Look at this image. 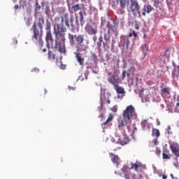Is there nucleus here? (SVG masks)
Returning a JSON list of instances; mask_svg holds the SVG:
<instances>
[{
	"label": "nucleus",
	"instance_id": "4c0bfd02",
	"mask_svg": "<svg viewBox=\"0 0 179 179\" xmlns=\"http://www.w3.org/2000/svg\"><path fill=\"white\" fill-rule=\"evenodd\" d=\"M26 25L28 27H30V19H28L26 22Z\"/></svg>",
	"mask_w": 179,
	"mask_h": 179
},
{
	"label": "nucleus",
	"instance_id": "f3484780",
	"mask_svg": "<svg viewBox=\"0 0 179 179\" xmlns=\"http://www.w3.org/2000/svg\"><path fill=\"white\" fill-rule=\"evenodd\" d=\"M103 37H104L105 41L103 42V48L105 50H108V43H110V35H107V34H105Z\"/></svg>",
	"mask_w": 179,
	"mask_h": 179
},
{
	"label": "nucleus",
	"instance_id": "20e7f679",
	"mask_svg": "<svg viewBox=\"0 0 179 179\" xmlns=\"http://www.w3.org/2000/svg\"><path fill=\"white\" fill-rule=\"evenodd\" d=\"M45 30L46 31L45 36L46 47L50 48V46L54 44V38H52V32H51V22L48 20L46 21Z\"/></svg>",
	"mask_w": 179,
	"mask_h": 179
},
{
	"label": "nucleus",
	"instance_id": "58836bf2",
	"mask_svg": "<svg viewBox=\"0 0 179 179\" xmlns=\"http://www.w3.org/2000/svg\"><path fill=\"white\" fill-rule=\"evenodd\" d=\"M155 153H156V155H160V153H162V151L159 149H157L155 150Z\"/></svg>",
	"mask_w": 179,
	"mask_h": 179
},
{
	"label": "nucleus",
	"instance_id": "0eeeda50",
	"mask_svg": "<svg viewBox=\"0 0 179 179\" xmlns=\"http://www.w3.org/2000/svg\"><path fill=\"white\" fill-rule=\"evenodd\" d=\"M85 33L90 36H96L97 34V25L94 23H88L85 27Z\"/></svg>",
	"mask_w": 179,
	"mask_h": 179
},
{
	"label": "nucleus",
	"instance_id": "393cba45",
	"mask_svg": "<svg viewBox=\"0 0 179 179\" xmlns=\"http://www.w3.org/2000/svg\"><path fill=\"white\" fill-rule=\"evenodd\" d=\"M128 120H122L121 122L119 123L118 127L119 129H124V127H127L128 125Z\"/></svg>",
	"mask_w": 179,
	"mask_h": 179
},
{
	"label": "nucleus",
	"instance_id": "9d476101",
	"mask_svg": "<svg viewBox=\"0 0 179 179\" xmlns=\"http://www.w3.org/2000/svg\"><path fill=\"white\" fill-rule=\"evenodd\" d=\"M169 58H170V50L169 49L165 50L164 55H162L159 57V59L162 64H166V62L169 61Z\"/></svg>",
	"mask_w": 179,
	"mask_h": 179
},
{
	"label": "nucleus",
	"instance_id": "a19ab883",
	"mask_svg": "<svg viewBox=\"0 0 179 179\" xmlns=\"http://www.w3.org/2000/svg\"><path fill=\"white\" fill-rule=\"evenodd\" d=\"M40 70L37 68H34V69H32V72H39Z\"/></svg>",
	"mask_w": 179,
	"mask_h": 179
},
{
	"label": "nucleus",
	"instance_id": "412c9836",
	"mask_svg": "<svg viewBox=\"0 0 179 179\" xmlns=\"http://www.w3.org/2000/svg\"><path fill=\"white\" fill-rule=\"evenodd\" d=\"M161 94L162 96H163V94H168L170 96V94H171V91L170 90L169 87H161Z\"/></svg>",
	"mask_w": 179,
	"mask_h": 179
},
{
	"label": "nucleus",
	"instance_id": "8fccbe9b",
	"mask_svg": "<svg viewBox=\"0 0 179 179\" xmlns=\"http://www.w3.org/2000/svg\"><path fill=\"white\" fill-rule=\"evenodd\" d=\"M42 51H43V52H47V49L43 48V49L42 50Z\"/></svg>",
	"mask_w": 179,
	"mask_h": 179
},
{
	"label": "nucleus",
	"instance_id": "3c124183",
	"mask_svg": "<svg viewBox=\"0 0 179 179\" xmlns=\"http://www.w3.org/2000/svg\"><path fill=\"white\" fill-rule=\"evenodd\" d=\"M134 35L132 34V33H129V37H132Z\"/></svg>",
	"mask_w": 179,
	"mask_h": 179
},
{
	"label": "nucleus",
	"instance_id": "473e14b6",
	"mask_svg": "<svg viewBox=\"0 0 179 179\" xmlns=\"http://www.w3.org/2000/svg\"><path fill=\"white\" fill-rule=\"evenodd\" d=\"M71 8L73 10L74 12H78V10H80V4L77 3L73 5Z\"/></svg>",
	"mask_w": 179,
	"mask_h": 179
},
{
	"label": "nucleus",
	"instance_id": "f257e3e1",
	"mask_svg": "<svg viewBox=\"0 0 179 179\" xmlns=\"http://www.w3.org/2000/svg\"><path fill=\"white\" fill-rule=\"evenodd\" d=\"M55 22H56V27L54 28V34L55 36V48L62 54H66V49L65 48V41H66V38L65 36H66L67 29L64 25V22H65L66 27L69 29L71 25L69 24L68 13L64 14L62 18L56 17Z\"/></svg>",
	"mask_w": 179,
	"mask_h": 179
},
{
	"label": "nucleus",
	"instance_id": "7ed1b4c3",
	"mask_svg": "<svg viewBox=\"0 0 179 179\" xmlns=\"http://www.w3.org/2000/svg\"><path fill=\"white\" fill-rule=\"evenodd\" d=\"M44 26V17L41 16L38 18V23H34L31 27L33 31L32 41L41 48H43L44 45V41H43V27Z\"/></svg>",
	"mask_w": 179,
	"mask_h": 179
},
{
	"label": "nucleus",
	"instance_id": "79ce46f5",
	"mask_svg": "<svg viewBox=\"0 0 179 179\" xmlns=\"http://www.w3.org/2000/svg\"><path fill=\"white\" fill-rule=\"evenodd\" d=\"M92 39H93V41H94V43H96V41H97V36H94L93 38H92Z\"/></svg>",
	"mask_w": 179,
	"mask_h": 179
},
{
	"label": "nucleus",
	"instance_id": "f03ea898",
	"mask_svg": "<svg viewBox=\"0 0 179 179\" xmlns=\"http://www.w3.org/2000/svg\"><path fill=\"white\" fill-rule=\"evenodd\" d=\"M69 40L71 45L76 43V52H74L77 62L80 66L85 65V57L80 52H86L89 48V39L85 38V35H73L69 34Z\"/></svg>",
	"mask_w": 179,
	"mask_h": 179
},
{
	"label": "nucleus",
	"instance_id": "6e6552de",
	"mask_svg": "<svg viewBox=\"0 0 179 179\" xmlns=\"http://www.w3.org/2000/svg\"><path fill=\"white\" fill-rule=\"evenodd\" d=\"M114 120V115L112 113L109 114L108 116V119L101 124V127L103 129H108L112 125L111 122Z\"/></svg>",
	"mask_w": 179,
	"mask_h": 179
},
{
	"label": "nucleus",
	"instance_id": "ea45409f",
	"mask_svg": "<svg viewBox=\"0 0 179 179\" xmlns=\"http://www.w3.org/2000/svg\"><path fill=\"white\" fill-rule=\"evenodd\" d=\"M115 63L117 64V66L118 68V66H120V59L115 60Z\"/></svg>",
	"mask_w": 179,
	"mask_h": 179
},
{
	"label": "nucleus",
	"instance_id": "1a4fd4ad",
	"mask_svg": "<svg viewBox=\"0 0 179 179\" xmlns=\"http://www.w3.org/2000/svg\"><path fill=\"white\" fill-rule=\"evenodd\" d=\"M130 43L131 41H129V37H128V36L122 35L120 36V45L122 47H124V48L126 47L127 50H128Z\"/></svg>",
	"mask_w": 179,
	"mask_h": 179
},
{
	"label": "nucleus",
	"instance_id": "09e8293b",
	"mask_svg": "<svg viewBox=\"0 0 179 179\" xmlns=\"http://www.w3.org/2000/svg\"><path fill=\"white\" fill-rule=\"evenodd\" d=\"M104 117V115L103 114H101L100 115H99V118H103Z\"/></svg>",
	"mask_w": 179,
	"mask_h": 179
},
{
	"label": "nucleus",
	"instance_id": "2f4dec72",
	"mask_svg": "<svg viewBox=\"0 0 179 179\" xmlns=\"http://www.w3.org/2000/svg\"><path fill=\"white\" fill-rule=\"evenodd\" d=\"M79 16H80V24L81 26H83V24H85V17H83V13L82 11H80L79 13Z\"/></svg>",
	"mask_w": 179,
	"mask_h": 179
},
{
	"label": "nucleus",
	"instance_id": "72a5a7b5",
	"mask_svg": "<svg viewBox=\"0 0 179 179\" xmlns=\"http://www.w3.org/2000/svg\"><path fill=\"white\" fill-rule=\"evenodd\" d=\"M162 159H171V156L169 155L168 152H164L162 153Z\"/></svg>",
	"mask_w": 179,
	"mask_h": 179
},
{
	"label": "nucleus",
	"instance_id": "de8ad7c7",
	"mask_svg": "<svg viewBox=\"0 0 179 179\" xmlns=\"http://www.w3.org/2000/svg\"><path fill=\"white\" fill-rule=\"evenodd\" d=\"M143 16H146V11L142 13Z\"/></svg>",
	"mask_w": 179,
	"mask_h": 179
},
{
	"label": "nucleus",
	"instance_id": "cd10ccee",
	"mask_svg": "<svg viewBox=\"0 0 179 179\" xmlns=\"http://www.w3.org/2000/svg\"><path fill=\"white\" fill-rule=\"evenodd\" d=\"M152 136L159 138L160 136V131L157 129H152Z\"/></svg>",
	"mask_w": 179,
	"mask_h": 179
},
{
	"label": "nucleus",
	"instance_id": "c756f323",
	"mask_svg": "<svg viewBox=\"0 0 179 179\" xmlns=\"http://www.w3.org/2000/svg\"><path fill=\"white\" fill-rule=\"evenodd\" d=\"M131 166L130 167V169H134L136 171H138V169L139 167H142V164L141 163H137V164L131 163Z\"/></svg>",
	"mask_w": 179,
	"mask_h": 179
},
{
	"label": "nucleus",
	"instance_id": "f704fd0d",
	"mask_svg": "<svg viewBox=\"0 0 179 179\" xmlns=\"http://www.w3.org/2000/svg\"><path fill=\"white\" fill-rule=\"evenodd\" d=\"M35 10L36 12H38L39 10H41V6L38 3V2H36L35 4Z\"/></svg>",
	"mask_w": 179,
	"mask_h": 179
},
{
	"label": "nucleus",
	"instance_id": "a878e982",
	"mask_svg": "<svg viewBox=\"0 0 179 179\" xmlns=\"http://www.w3.org/2000/svg\"><path fill=\"white\" fill-rule=\"evenodd\" d=\"M141 50L144 56H146L148 51H149V47L146 44H143L141 46Z\"/></svg>",
	"mask_w": 179,
	"mask_h": 179
},
{
	"label": "nucleus",
	"instance_id": "864d4df0",
	"mask_svg": "<svg viewBox=\"0 0 179 179\" xmlns=\"http://www.w3.org/2000/svg\"><path fill=\"white\" fill-rule=\"evenodd\" d=\"M135 33H136V32H135V31H133L131 34L134 36V34H135Z\"/></svg>",
	"mask_w": 179,
	"mask_h": 179
},
{
	"label": "nucleus",
	"instance_id": "a18cd8bd",
	"mask_svg": "<svg viewBox=\"0 0 179 179\" xmlns=\"http://www.w3.org/2000/svg\"><path fill=\"white\" fill-rule=\"evenodd\" d=\"M14 9H15V10H17V9H19V5H15L14 6Z\"/></svg>",
	"mask_w": 179,
	"mask_h": 179
},
{
	"label": "nucleus",
	"instance_id": "bf43d9fd",
	"mask_svg": "<svg viewBox=\"0 0 179 179\" xmlns=\"http://www.w3.org/2000/svg\"><path fill=\"white\" fill-rule=\"evenodd\" d=\"M13 2H15V0L13 1Z\"/></svg>",
	"mask_w": 179,
	"mask_h": 179
},
{
	"label": "nucleus",
	"instance_id": "423d86ee",
	"mask_svg": "<svg viewBox=\"0 0 179 179\" xmlns=\"http://www.w3.org/2000/svg\"><path fill=\"white\" fill-rule=\"evenodd\" d=\"M130 5L128 7V12H131V13H138V17H141V5L138 0H129Z\"/></svg>",
	"mask_w": 179,
	"mask_h": 179
},
{
	"label": "nucleus",
	"instance_id": "37998d69",
	"mask_svg": "<svg viewBox=\"0 0 179 179\" xmlns=\"http://www.w3.org/2000/svg\"><path fill=\"white\" fill-rule=\"evenodd\" d=\"M159 177H162V179H167V176L166 175H160Z\"/></svg>",
	"mask_w": 179,
	"mask_h": 179
},
{
	"label": "nucleus",
	"instance_id": "a211bd4d",
	"mask_svg": "<svg viewBox=\"0 0 179 179\" xmlns=\"http://www.w3.org/2000/svg\"><path fill=\"white\" fill-rule=\"evenodd\" d=\"M56 59H57V55H55L54 51L48 50V59L49 61H55Z\"/></svg>",
	"mask_w": 179,
	"mask_h": 179
},
{
	"label": "nucleus",
	"instance_id": "c03bdc74",
	"mask_svg": "<svg viewBox=\"0 0 179 179\" xmlns=\"http://www.w3.org/2000/svg\"><path fill=\"white\" fill-rule=\"evenodd\" d=\"M171 177L172 179H179V178L174 177V175H173V173H171Z\"/></svg>",
	"mask_w": 179,
	"mask_h": 179
},
{
	"label": "nucleus",
	"instance_id": "ddd939ff",
	"mask_svg": "<svg viewBox=\"0 0 179 179\" xmlns=\"http://www.w3.org/2000/svg\"><path fill=\"white\" fill-rule=\"evenodd\" d=\"M107 27H108L107 36H110V34L111 32L113 33V34H115V36L118 34V29H117L115 25L108 23Z\"/></svg>",
	"mask_w": 179,
	"mask_h": 179
},
{
	"label": "nucleus",
	"instance_id": "6e6d98bb",
	"mask_svg": "<svg viewBox=\"0 0 179 179\" xmlns=\"http://www.w3.org/2000/svg\"><path fill=\"white\" fill-rule=\"evenodd\" d=\"M136 29L137 30H138V29H139V27H136Z\"/></svg>",
	"mask_w": 179,
	"mask_h": 179
},
{
	"label": "nucleus",
	"instance_id": "aec40b11",
	"mask_svg": "<svg viewBox=\"0 0 179 179\" xmlns=\"http://www.w3.org/2000/svg\"><path fill=\"white\" fill-rule=\"evenodd\" d=\"M70 24L73 30H75V29H78V27H79V20H78V17H76V24L75 25L73 24V18L70 19Z\"/></svg>",
	"mask_w": 179,
	"mask_h": 179
},
{
	"label": "nucleus",
	"instance_id": "4d7b16f0",
	"mask_svg": "<svg viewBox=\"0 0 179 179\" xmlns=\"http://www.w3.org/2000/svg\"><path fill=\"white\" fill-rule=\"evenodd\" d=\"M15 44H17V40L15 41Z\"/></svg>",
	"mask_w": 179,
	"mask_h": 179
},
{
	"label": "nucleus",
	"instance_id": "4be33fe9",
	"mask_svg": "<svg viewBox=\"0 0 179 179\" xmlns=\"http://www.w3.org/2000/svg\"><path fill=\"white\" fill-rule=\"evenodd\" d=\"M119 143L122 146H124V145H127V143H129V137H128L127 136H124L123 137V139L119 140Z\"/></svg>",
	"mask_w": 179,
	"mask_h": 179
},
{
	"label": "nucleus",
	"instance_id": "13d9d810",
	"mask_svg": "<svg viewBox=\"0 0 179 179\" xmlns=\"http://www.w3.org/2000/svg\"><path fill=\"white\" fill-rule=\"evenodd\" d=\"M158 125H160V122H158Z\"/></svg>",
	"mask_w": 179,
	"mask_h": 179
},
{
	"label": "nucleus",
	"instance_id": "c9c22d12",
	"mask_svg": "<svg viewBox=\"0 0 179 179\" xmlns=\"http://www.w3.org/2000/svg\"><path fill=\"white\" fill-rule=\"evenodd\" d=\"M117 106H114L112 108H111V111H113V113H117Z\"/></svg>",
	"mask_w": 179,
	"mask_h": 179
},
{
	"label": "nucleus",
	"instance_id": "5fc2aeb1",
	"mask_svg": "<svg viewBox=\"0 0 179 179\" xmlns=\"http://www.w3.org/2000/svg\"><path fill=\"white\" fill-rule=\"evenodd\" d=\"M44 92H45V94H47V90H44Z\"/></svg>",
	"mask_w": 179,
	"mask_h": 179
},
{
	"label": "nucleus",
	"instance_id": "f8f14e48",
	"mask_svg": "<svg viewBox=\"0 0 179 179\" xmlns=\"http://www.w3.org/2000/svg\"><path fill=\"white\" fill-rule=\"evenodd\" d=\"M109 155L111 159V162L116 165V167H118L120 163H121V159L118 157V155H115L114 153L110 152Z\"/></svg>",
	"mask_w": 179,
	"mask_h": 179
},
{
	"label": "nucleus",
	"instance_id": "2eb2a0df",
	"mask_svg": "<svg viewBox=\"0 0 179 179\" xmlns=\"http://www.w3.org/2000/svg\"><path fill=\"white\" fill-rule=\"evenodd\" d=\"M135 68L134 67H130V69H128V71L123 70L122 72V78L121 80H124L125 78L127 76H131V71H134Z\"/></svg>",
	"mask_w": 179,
	"mask_h": 179
},
{
	"label": "nucleus",
	"instance_id": "e433bc0d",
	"mask_svg": "<svg viewBox=\"0 0 179 179\" xmlns=\"http://www.w3.org/2000/svg\"><path fill=\"white\" fill-rule=\"evenodd\" d=\"M173 155H176V157H179V149L175 152H173Z\"/></svg>",
	"mask_w": 179,
	"mask_h": 179
},
{
	"label": "nucleus",
	"instance_id": "9b49d317",
	"mask_svg": "<svg viewBox=\"0 0 179 179\" xmlns=\"http://www.w3.org/2000/svg\"><path fill=\"white\" fill-rule=\"evenodd\" d=\"M110 94L108 93H104L103 96H101V106L103 107L106 103L110 104Z\"/></svg>",
	"mask_w": 179,
	"mask_h": 179
},
{
	"label": "nucleus",
	"instance_id": "bb28decb",
	"mask_svg": "<svg viewBox=\"0 0 179 179\" xmlns=\"http://www.w3.org/2000/svg\"><path fill=\"white\" fill-rule=\"evenodd\" d=\"M103 36H99V41L96 42V45H97L98 50H101V45H102V44H103Z\"/></svg>",
	"mask_w": 179,
	"mask_h": 179
},
{
	"label": "nucleus",
	"instance_id": "4468645a",
	"mask_svg": "<svg viewBox=\"0 0 179 179\" xmlns=\"http://www.w3.org/2000/svg\"><path fill=\"white\" fill-rule=\"evenodd\" d=\"M124 178L125 179H143V176L142 175H140L139 176H136V175L127 172L124 174Z\"/></svg>",
	"mask_w": 179,
	"mask_h": 179
},
{
	"label": "nucleus",
	"instance_id": "49530a36",
	"mask_svg": "<svg viewBox=\"0 0 179 179\" xmlns=\"http://www.w3.org/2000/svg\"><path fill=\"white\" fill-rule=\"evenodd\" d=\"M153 142H154L155 145H157V140L154 139V140H153Z\"/></svg>",
	"mask_w": 179,
	"mask_h": 179
},
{
	"label": "nucleus",
	"instance_id": "b1692460",
	"mask_svg": "<svg viewBox=\"0 0 179 179\" xmlns=\"http://www.w3.org/2000/svg\"><path fill=\"white\" fill-rule=\"evenodd\" d=\"M173 78L176 80V79H178L179 76V67L176 68L172 72Z\"/></svg>",
	"mask_w": 179,
	"mask_h": 179
},
{
	"label": "nucleus",
	"instance_id": "6ab92c4d",
	"mask_svg": "<svg viewBox=\"0 0 179 179\" xmlns=\"http://www.w3.org/2000/svg\"><path fill=\"white\" fill-rule=\"evenodd\" d=\"M114 89L116 90V93H117V94L125 95V90H124V87H120L118 84L114 86Z\"/></svg>",
	"mask_w": 179,
	"mask_h": 179
},
{
	"label": "nucleus",
	"instance_id": "603ef678",
	"mask_svg": "<svg viewBox=\"0 0 179 179\" xmlns=\"http://www.w3.org/2000/svg\"><path fill=\"white\" fill-rule=\"evenodd\" d=\"M133 36H134V37H138V34H137V33H135L134 34H133Z\"/></svg>",
	"mask_w": 179,
	"mask_h": 179
},
{
	"label": "nucleus",
	"instance_id": "dca6fc26",
	"mask_svg": "<svg viewBox=\"0 0 179 179\" xmlns=\"http://www.w3.org/2000/svg\"><path fill=\"white\" fill-rule=\"evenodd\" d=\"M116 1L119 3L121 9H125V6H127V5H129L130 2L129 0H116Z\"/></svg>",
	"mask_w": 179,
	"mask_h": 179
},
{
	"label": "nucleus",
	"instance_id": "7c9ffc66",
	"mask_svg": "<svg viewBox=\"0 0 179 179\" xmlns=\"http://www.w3.org/2000/svg\"><path fill=\"white\" fill-rule=\"evenodd\" d=\"M143 10H144V12H146V13H150L151 10H152V6L145 5L143 6Z\"/></svg>",
	"mask_w": 179,
	"mask_h": 179
},
{
	"label": "nucleus",
	"instance_id": "39448f33",
	"mask_svg": "<svg viewBox=\"0 0 179 179\" xmlns=\"http://www.w3.org/2000/svg\"><path fill=\"white\" fill-rule=\"evenodd\" d=\"M136 115L135 108L132 105L127 106L122 113L123 119L126 121H131Z\"/></svg>",
	"mask_w": 179,
	"mask_h": 179
},
{
	"label": "nucleus",
	"instance_id": "5701e85b",
	"mask_svg": "<svg viewBox=\"0 0 179 179\" xmlns=\"http://www.w3.org/2000/svg\"><path fill=\"white\" fill-rule=\"evenodd\" d=\"M108 82H109V83L113 85L114 87L117 85V79L115 78V76H110V77H108Z\"/></svg>",
	"mask_w": 179,
	"mask_h": 179
},
{
	"label": "nucleus",
	"instance_id": "c85d7f7f",
	"mask_svg": "<svg viewBox=\"0 0 179 179\" xmlns=\"http://www.w3.org/2000/svg\"><path fill=\"white\" fill-rule=\"evenodd\" d=\"M170 149L171 150V152L173 153H174V152L177 151L179 150L178 148V144H176V143H173V144H171L170 145Z\"/></svg>",
	"mask_w": 179,
	"mask_h": 179
}]
</instances>
